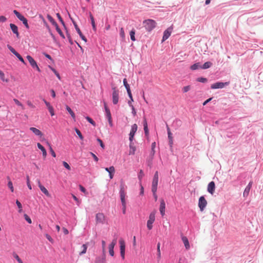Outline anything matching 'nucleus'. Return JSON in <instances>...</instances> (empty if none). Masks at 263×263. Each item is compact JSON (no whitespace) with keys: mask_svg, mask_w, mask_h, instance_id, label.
Returning <instances> with one entry per match:
<instances>
[{"mask_svg":"<svg viewBox=\"0 0 263 263\" xmlns=\"http://www.w3.org/2000/svg\"><path fill=\"white\" fill-rule=\"evenodd\" d=\"M13 101L17 105H18V106H20L22 109H24V106L18 100H17L16 99H13Z\"/></svg>","mask_w":263,"mask_h":263,"instance_id":"nucleus-36","label":"nucleus"},{"mask_svg":"<svg viewBox=\"0 0 263 263\" xmlns=\"http://www.w3.org/2000/svg\"><path fill=\"white\" fill-rule=\"evenodd\" d=\"M63 164L64 166L68 170H70L71 168L69 165L65 161L63 162Z\"/></svg>","mask_w":263,"mask_h":263,"instance_id":"nucleus-54","label":"nucleus"},{"mask_svg":"<svg viewBox=\"0 0 263 263\" xmlns=\"http://www.w3.org/2000/svg\"><path fill=\"white\" fill-rule=\"evenodd\" d=\"M75 131L77 135H78L79 137L81 139H83V136H82L81 132L77 128H75Z\"/></svg>","mask_w":263,"mask_h":263,"instance_id":"nucleus-45","label":"nucleus"},{"mask_svg":"<svg viewBox=\"0 0 263 263\" xmlns=\"http://www.w3.org/2000/svg\"><path fill=\"white\" fill-rule=\"evenodd\" d=\"M49 68L54 72V73L55 74V76L57 77V78L61 80V77L60 76V74L58 73V72L53 67H52L50 66H49Z\"/></svg>","mask_w":263,"mask_h":263,"instance_id":"nucleus-39","label":"nucleus"},{"mask_svg":"<svg viewBox=\"0 0 263 263\" xmlns=\"http://www.w3.org/2000/svg\"><path fill=\"white\" fill-rule=\"evenodd\" d=\"M109 171L108 172V173H109L110 179H111L113 178L114 175L115 173V168L114 166H111L109 167Z\"/></svg>","mask_w":263,"mask_h":263,"instance_id":"nucleus-24","label":"nucleus"},{"mask_svg":"<svg viewBox=\"0 0 263 263\" xmlns=\"http://www.w3.org/2000/svg\"><path fill=\"white\" fill-rule=\"evenodd\" d=\"M104 108H105V110L106 118L108 120V121L110 126L112 127L113 126V123H112V118H111V115L110 110L108 108V107L106 105V103L105 102L104 103Z\"/></svg>","mask_w":263,"mask_h":263,"instance_id":"nucleus-5","label":"nucleus"},{"mask_svg":"<svg viewBox=\"0 0 263 263\" xmlns=\"http://www.w3.org/2000/svg\"><path fill=\"white\" fill-rule=\"evenodd\" d=\"M166 127H167V134H168V138L169 139V142L171 144H172L173 143V137L172 136V133L171 132L170 128L167 125H166Z\"/></svg>","mask_w":263,"mask_h":263,"instance_id":"nucleus-26","label":"nucleus"},{"mask_svg":"<svg viewBox=\"0 0 263 263\" xmlns=\"http://www.w3.org/2000/svg\"><path fill=\"white\" fill-rule=\"evenodd\" d=\"M215 189V184L214 181L210 182L208 185V191L212 195L213 194Z\"/></svg>","mask_w":263,"mask_h":263,"instance_id":"nucleus-15","label":"nucleus"},{"mask_svg":"<svg viewBox=\"0 0 263 263\" xmlns=\"http://www.w3.org/2000/svg\"><path fill=\"white\" fill-rule=\"evenodd\" d=\"M96 220L97 223H104L105 222V216L102 213H98L96 215Z\"/></svg>","mask_w":263,"mask_h":263,"instance_id":"nucleus-12","label":"nucleus"},{"mask_svg":"<svg viewBox=\"0 0 263 263\" xmlns=\"http://www.w3.org/2000/svg\"><path fill=\"white\" fill-rule=\"evenodd\" d=\"M7 47L8 48V49L11 51V52L13 53L14 55H15V54H16L17 53V52H16L15 49L12 47L10 45H7Z\"/></svg>","mask_w":263,"mask_h":263,"instance_id":"nucleus-46","label":"nucleus"},{"mask_svg":"<svg viewBox=\"0 0 263 263\" xmlns=\"http://www.w3.org/2000/svg\"><path fill=\"white\" fill-rule=\"evenodd\" d=\"M86 119L93 126H95L96 125V123L95 122V121L91 119L90 118V117H86Z\"/></svg>","mask_w":263,"mask_h":263,"instance_id":"nucleus-49","label":"nucleus"},{"mask_svg":"<svg viewBox=\"0 0 263 263\" xmlns=\"http://www.w3.org/2000/svg\"><path fill=\"white\" fill-rule=\"evenodd\" d=\"M130 39L133 41H135L136 40L135 34V31L133 29L130 31Z\"/></svg>","mask_w":263,"mask_h":263,"instance_id":"nucleus-40","label":"nucleus"},{"mask_svg":"<svg viewBox=\"0 0 263 263\" xmlns=\"http://www.w3.org/2000/svg\"><path fill=\"white\" fill-rule=\"evenodd\" d=\"M155 212H152L149 215L148 220L147 221V227L149 230L153 228V223L155 220Z\"/></svg>","mask_w":263,"mask_h":263,"instance_id":"nucleus-3","label":"nucleus"},{"mask_svg":"<svg viewBox=\"0 0 263 263\" xmlns=\"http://www.w3.org/2000/svg\"><path fill=\"white\" fill-rule=\"evenodd\" d=\"M229 84H230L229 82H227L225 83L218 82H217V83L212 84L211 86V89H213L222 88L224 87H225L226 86H228V85H229Z\"/></svg>","mask_w":263,"mask_h":263,"instance_id":"nucleus-7","label":"nucleus"},{"mask_svg":"<svg viewBox=\"0 0 263 263\" xmlns=\"http://www.w3.org/2000/svg\"><path fill=\"white\" fill-rule=\"evenodd\" d=\"M190 68L192 70H195L198 69L199 68H201V66H200L199 63H197L192 65Z\"/></svg>","mask_w":263,"mask_h":263,"instance_id":"nucleus-32","label":"nucleus"},{"mask_svg":"<svg viewBox=\"0 0 263 263\" xmlns=\"http://www.w3.org/2000/svg\"><path fill=\"white\" fill-rule=\"evenodd\" d=\"M13 256L19 263H23L22 260L19 257V256L16 254H14Z\"/></svg>","mask_w":263,"mask_h":263,"instance_id":"nucleus-55","label":"nucleus"},{"mask_svg":"<svg viewBox=\"0 0 263 263\" xmlns=\"http://www.w3.org/2000/svg\"><path fill=\"white\" fill-rule=\"evenodd\" d=\"M121 256L123 259L125 258V243L123 239L119 240Z\"/></svg>","mask_w":263,"mask_h":263,"instance_id":"nucleus-9","label":"nucleus"},{"mask_svg":"<svg viewBox=\"0 0 263 263\" xmlns=\"http://www.w3.org/2000/svg\"><path fill=\"white\" fill-rule=\"evenodd\" d=\"M212 65V63L211 62H206L201 66V68L204 69H208Z\"/></svg>","mask_w":263,"mask_h":263,"instance_id":"nucleus-33","label":"nucleus"},{"mask_svg":"<svg viewBox=\"0 0 263 263\" xmlns=\"http://www.w3.org/2000/svg\"><path fill=\"white\" fill-rule=\"evenodd\" d=\"M197 80V81L202 83H205L207 82V79L204 78H198Z\"/></svg>","mask_w":263,"mask_h":263,"instance_id":"nucleus-51","label":"nucleus"},{"mask_svg":"<svg viewBox=\"0 0 263 263\" xmlns=\"http://www.w3.org/2000/svg\"><path fill=\"white\" fill-rule=\"evenodd\" d=\"M82 250L81 252L79 253L80 255H82L85 254L86 252V250L87 249V246L86 244H84L82 246Z\"/></svg>","mask_w":263,"mask_h":263,"instance_id":"nucleus-34","label":"nucleus"},{"mask_svg":"<svg viewBox=\"0 0 263 263\" xmlns=\"http://www.w3.org/2000/svg\"><path fill=\"white\" fill-rule=\"evenodd\" d=\"M157 190H152V192H153V196H154V197L155 198V201H157V198H158L157 194H156Z\"/></svg>","mask_w":263,"mask_h":263,"instance_id":"nucleus-53","label":"nucleus"},{"mask_svg":"<svg viewBox=\"0 0 263 263\" xmlns=\"http://www.w3.org/2000/svg\"><path fill=\"white\" fill-rule=\"evenodd\" d=\"M37 146L42 151L44 158H45L47 156V152L45 148L40 143H37Z\"/></svg>","mask_w":263,"mask_h":263,"instance_id":"nucleus-19","label":"nucleus"},{"mask_svg":"<svg viewBox=\"0 0 263 263\" xmlns=\"http://www.w3.org/2000/svg\"><path fill=\"white\" fill-rule=\"evenodd\" d=\"M105 261V258H100V257H98L96 258V262L95 263H103Z\"/></svg>","mask_w":263,"mask_h":263,"instance_id":"nucleus-50","label":"nucleus"},{"mask_svg":"<svg viewBox=\"0 0 263 263\" xmlns=\"http://www.w3.org/2000/svg\"><path fill=\"white\" fill-rule=\"evenodd\" d=\"M24 218H25V220L29 223H31V222H32L31 219H30V218L27 214H25L24 215Z\"/></svg>","mask_w":263,"mask_h":263,"instance_id":"nucleus-52","label":"nucleus"},{"mask_svg":"<svg viewBox=\"0 0 263 263\" xmlns=\"http://www.w3.org/2000/svg\"><path fill=\"white\" fill-rule=\"evenodd\" d=\"M16 204L19 209L18 212L21 213L22 212V205L21 203L18 200H17L16 201Z\"/></svg>","mask_w":263,"mask_h":263,"instance_id":"nucleus-43","label":"nucleus"},{"mask_svg":"<svg viewBox=\"0 0 263 263\" xmlns=\"http://www.w3.org/2000/svg\"><path fill=\"white\" fill-rule=\"evenodd\" d=\"M27 104L31 108H35V105H34L33 104V103L29 100H28L27 101Z\"/></svg>","mask_w":263,"mask_h":263,"instance_id":"nucleus-57","label":"nucleus"},{"mask_svg":"<svg viewBox=\"0 0 263 263\" xmlns=\"http://www.w3.org/2000/svg\"><path fill=\"white\" fill-rule=\"evenodd\" d=\"M72 197H73V199L77 202V204L79 205L80 204V203H81V201L74 195H72Z\"/></svg>","mask_w":263,"mask_h":263,"instance_id":"nucleus-63","label":"nucleus"},{"mask_svg":"<svg viewBox=\"0 0 263 263\" xmlns=\"http://www.w3.org/2000/svg\"><path fill=\"white\" fill-rule=\"evenodd\" d=\"M116 239H113L108 246L109 253L111 256H113L114 255V248L116 246Z\"/></svg>","mask_w":263,"mask_h":263,"instance_id":"nucleus-14","label":"nucleus"},{"mask_svg":"<svg viewBox=\"0 0 263 263\" xmlns=\"http://www.w3.org/2000/svg\"><path fill=\"white\" fill-rule=\"evenodd\" d=\"M10 27L12 31L16 35L17 38H20V34L18 31L17 27L13 24H10Z\"/></svg>","mask_w":263,"mask_h":263,"instance_id":"nucleus-16","label":"nucleus"},{"mask_svg":"<svg viewBox=\"0 0 263 263\" xmlns=\"http://www.w3.org/2000/svg\"><path fill=\"white\" fill-rule=\"evenodd\" d=\"M160 243L159 242L157 244V257L158 259L159 260L161 258V252H160Z\"/></svg>","mask_w":263,"mask_h":263,"instance_id":"nucleus-38","label":"nucleus"},{"mask_svg":"<svg viewBox=\"0 0 263 263\" xmlns=\"http://www.w3.org/2000/svg\"><path fill=\"white\" fill-rule=\"evenodd\" d=\"M45 236H46V237L47 238V239L49 241H50V242H52V243L53 242V239L51 238V237L49 235H48V234H46L45 235Z\"/></svg>","mask_w":263,"mask_h":263,"instance_id":"nucleus-62","label":"nucleus"},{"mask_svg":"<svg viewBox=\"0 0 263 263\" xmlns=\"http://www.w3.org/2000/svg\"><path fill=\"white\" fill-rule=\"evenodd\" d=\"M7 20V18L3 15L0 16V22H5Z\"/></svg>","mask_w":263,"mask_h":263,"instance_id":"nucleus-64","label":"nucleus"},{"mask_svg":"<svg viewBox=\"0 0 263 263\" xmlns=\"http://www.w3.org/2000/svg\"><path fill=\"white\" fill-rule=\"evenodd\" d=\"M182 240L184 243L185 248L187 250L189 249L190 244H189V240H188V239L187 238V237L185 236H182Z\"/></svg>","mask_w":263,"mask_h":263,"instance_id":"nucleus-23","label":"nucleus"},{"mask_svg":"<svg viewBox=\"0 0 263 263\" xmlns=\"http://www.w3.org/2000/svg\"><path fill=\"white\" fill-rule=\"evenodd\" d=\"M30 130L32 132V133H34V135L36 136H38L40 137H42L43 136L42 133L38 129L35 128V127H30Z\"/></svg>","mask_w":263,"mask_h":263,"instance_id":"nucleus-20","label":"nucleus"},{"mask_svg":"<svg viewBox=\"0 0 263 263\" xmlns=\"http://www.w3.org/2000/svg\"><path fill=\"white\" fill-rule=\"evenodd\" d=\"M7 179L8 180V186L10 189L11 191L12 192H14V188H13L12 182L10 180V179L9 177H7Z\"/></svg>","mask_w":263,"mask_h":263,"instance_id":"nucleus-31","label":"nucleus"},{"mask_svg":"<svg viewBox=\"0 0 263 263\" xmlns=\"http://www.w3.org/2000/svg\"><path fill=\"white\" fill-rule=\"evenodd\" d=\"M112 89L113 90L112 93V103L114 104H117L119 99V91L115 86L112 87Z\"/></svg>","mask_w":263,"mask_h":263,"instance_id":"nucleus-2","label":"nucleus"},{"mask_svg":"<svg viewBox=\"0 0 263 263\" xmlns=\"http://www.w3.org/2000/svg\"><path fill=\"white\" fill-rule=\"evenodd\" d=\"M156 147V142H153L152 144V152H151V155L152 156H154L155 153V148Z\"/></svg>","mask_w":263,"mask_h":263,"instance_id":"nucleus-44","label":"nucleus"},{"mask_svg":"<svg viewBox=\"0 0 263 263\" xmlns=\"http://www.w3.org/2000/svg\"><path fill=\"white\" fill-rule=\"evenodd\" d=\"M13 13L15 14L17 17L23 22V24L25 26L26 28L29 29V26L28 24L27 20L16 10L13 11Z\"/></svg>","mask_w":263,"mask_h":263,"instance_id":"nucleus-4","label":"nucleus"},{"mask_svg":"<svg viewBox=\"0 0 263 263\" xmlns=\"http://www.w3.org/2000/svg\"><path fill=\"white\" fill-rule=\"evenodd\" d=\"M138 129V126L136 124H134L132 125V128L129 133V135H135L136 132H137Z\"/></svg>","mask_w":263,"mask_h":263,"instance_id":"nucleus-27","label":"nucleus"},{"mask_svg":"<svg viewBox=\"0 0 263 263\" xmlns=\"http://www.w3.org/2000/svg\"><path fill=\"white\" fill-rule=\"evenodd\" d=\"M37 182H38L39 187H40L41 191L44 194H45V195H46L47 196L50 197V195L49 192L43 185H42L41 184L40 181L39 180L37 181Z\"/></svg>","mask_w":263,"mask_h":263,"instance_id":"nucleus-17","label":"nucleus"},{"mask_svg":"<svg viewBox=\"0 0 263 263\" xmlns=\"http://www.w3.org/2000/svg\"><path fill=\"white\" fill-rule=\"evenodd\" d=\"M143 25L146 31L150 32L156 27V22L153 20L148 19L143 21Z\"/></svg>","mask_w":263,"mask_h":263,"instance_id":"nucleus-1","label":"nucleus"},{"mask_svg":"<svg viewBox=\"0 0 263 263\" xmlns=\"http://www.w3.org/2000/svg\"><path fill=\"white\" fill-rule=\"evenodd\" d=\"M48 20L53 25H54L55 26H57V25H58L57 23L55 22V21H54V20L53 18V17L50 15H47V16Z\"/></svg>","mask_w":263,"mask_h":263,"instance_id":"nucleus-35","label":"nucleus"},{"mask_svg":"<svg viewBox=\"0 0 263 263\" xmlns=\"http://www.w3.org/2000/svg\"><path fill=\"white\" fill-rule=\"evenodd\" d=\"M120 35L122 37L124 38L125 37V33L123 28H121L120 30Z\"/></svg>","mask_w":263,"mask_h":263,"instance_id":"nucleus-58","label":"nucleus"},{"mask_svg":"<svg viewBox=\"0 0 263 263\" xmlns=\"http://www.w3.org/2000/svg\"><path fill=\"white\" fill-rule=\"evenodd\" d=\"M89 16H90V18L91 20V25L92 26L93 30L94 31H96V24H95V19L91 13H90V14H89Z\"/></svg>","mask_w":263,"mask_h":263,"instance_id":"nucleus-28","label":"nucleus"},{"mask_svg":"<svg viewBox=\"0 0 263 263\" xmlns=\"http://www.w3.org/2000/svg\"><path fill=\"white\" fill-rule=\"evenodd\" d=\"M136 146L133 142H130L129 155H134L136 151Z\"/></svg>","mask_w":263,"mask_h":263,"instance_id":"nucleus-22","label":"nucleus"},{"mask_svg":"<svg viewBox=\"0 0 263 263\" xmlns=\"http://www.w3.org/2000/svg\"><path fill=\"white\" fill-rule=\"evenodd\" d=\"M252 184V182H250L248 185L246 187L244 192H243V196H247L249 195V193L250 192V191L251 190V186Z\"/></svg>","mask_w":263,"mask_h":263,"instance_id":"nucleus-21","label":"nucleus"},{"mask_svg":"<svg viewBox=\"0 0 263 263\" xmlns=\"http://www.w3.org/2000/svg\"><path fill=\"white\" fill-rule=\"evenodd\" d=\"M191 88V87L190 85L184 86L182 88V91L183 92H186L189 91Z\"/></svg>","mask_w":263,"mask_h":263,"instance_id":"nucleus-47","label":"nucleus"},{"mask_svg":"<svg viewBox=\"0 0 263 263\" xmlns=\"http://www.w3.org/2000/svg\"><path fill=\"white\" fill-rule=\"evenodd\" d=\"M173 29V27L171 26L164 31V32L163 33L162 41V42L165 41L170 36V35L172 33Z\"/></svg>","mask_w":263,"mask_h":263,"instance_id":"nucleus-13","label":"nucleus"},{"mask_svg":"<svg viewBox=\"0 0 263 263\" xmlns=\"http://www.w3.org/2000/svg\"><path fill=\"white\" fill-rule=\"evenodd\" d=\"M123 84H124V86H125L126 90L130 89V86H129V84L127 83L126 79H125V78L124 79V80H123Z\"/></svg>","mask_w":263,"mask_h":263,"instance_id":"nucleus-42","label":"nucleus"},{"mask_svg":"<svg viewBox=\"0 0 263 263\" xmlns=\"http://www.w3.org/2000/svg\"><path fill=\"white\" fill-rule=\"evenodd\" d=\"M48 110L50 112L51 116H53L54 115V109H53V108L52 106H51V107H49V108H48Z\"/></svg>","mask_w":263,"mask_h":263,"instance_id":"nucleus-60","label":"nucleus"},{"mask_svg":"<svg viewBox=\"0 0 263 263\" xmlns=\"http://www.w3.org/2000/svg\"><path fill=\"white\" fill-rule=\"evenodd\" d=\"M165 203L163 199H161L160 205V212L162 216L165 214Z\"/></svg>","mask_w":263,"mask_h":263,"instance_id":"nucleus-18","label":"nucleus"},{"mask_svg":"<svg viewBox=\"0 0 263 263\" xmlns=\"http://www.w3.org/2000/svg\"><path fill=\"white\" fill-rule=\"evenodd\" d=\"M15 55L18 59V60L20 61H21L24 64H25L24 60L23 59V58L22 57V56L18 52L16 54H15Z\"/></svg>","mask_w":263,"mask_h":263,"instance_id":"nucleus-48","label":"nucleus"},{"mask_svg":"<svg viewBox=\"0 0 263 263\" xmlns=\"http://www.w3.org/2000/svg\"><path fill=\"white\" fill-rule=\"evenodd\" d=\"M120 196L122 204H124L125 203H126V201H125L126 192L124 190V184H121V185H120Z\"/></svg>","mask_w":263,"mask_h":263,"instance_id":"nucleus-10","label":"nucleus"},{"mask_svg":"<svg viewBox=\"0 0 263 263\" xmlns=\"http://www.w3.org/2000/svg\"><path fill=\"white\" fill-rule=\"evenodd\" d=\"M143 176H144L143 172L142 170H141L140 171V172H139V175H138V178H139V180H141Z\"/></svg>","mask_w":263,"mask_h":263,"instance_id":"nucleus-56","label":"nucleus"},{"mask_svg":"<svg viewBox=\"0 0 263 263\" xmlns=\"http://www.w3.org/2000/svg\"><path fill=\"white\" fill-rule=\"evenodd\" d=\"M97 141H98V142L100 143V145L101 147L103 149H104V147H105V145H104V144H103V141H102L100 139H99V138H98V139H97Z\"/></svg>","mask_w":263,"mask_h":263,"instance_id":"nucleus-59","label":"nucleus"},{"mask_svg":"<svg viewBox=\"0 0 263 263\" xmlns=\"http://www.w3.org/2000/svg\"><path fill=\"white\" fill-rule=\"evenodd\" d=\"M66 109L67 111L69 113V114L71 115V117L73 120H75L76 119V116L73 111L71 110V109L68 106L66 105Z\"/></svg>","mask_w":263,"mask_h":263,"instance_id":"nucleus-25","label":"nucleus"},{"mask_svg":"<svg viewBox=\"0 0 263 263\" xmlns=\"http://www.w3.org/2000/svg\"><path fill=\"white\" fill-rule=\"evenodd\" d=\"M143 126H144V130L145 134L146 135H147L148 134V127H147V121L145 118H144Z\"/></svg>","mask_w":263,"mask_h":263,"instance_id":"nucleus-29","label":"nucleus"},{"mask_svg":"<svg viewBox=\"0 0 263 263\" xmlns=\"http://www.w3.org/2000/svg\"><path fill=\"white\" fill-rule=\"evenodd\" d=\"M207 204V201L206 200L204 196H201L199 198L198 201V206L200 209V211L202 212L204 211Z\"/></svg>","mask_w":263,"mask_h":263,"instance_id":"nucleus-6","label":"nucleus"},{"mask_svg":"<svg viewBox=\"0 0 263 263\" xmlns=\"http://www.w3.org/2000/svg\"><path fill=\"white\" fill-rule=\"evenodd\" d=\"M101 242H102V246L103 252V253H104L105 251V245H106V243H105V241L104 240H102Z\"/></svg>","mask_w":263,"mask_h":263,"instance_id":"nucleus-61","label":"nucleus"},{"mask_svg":"<svg viewBox=\"0 0 263 263\" xmlns=\"http://www.w3.org/2000/svg\"><path fill=\"white\" fill-rule=\"evenodd\" d=\"M47 143V145L49 147V151H50V152L51 154V155L53 157H56V154H55V153L54 152L53 149H52V147H51V145L50 144V143H49L48 142H46Z\"/></svg>","mask_w":263,"mask_h":263,"instance_id":"nucleus-30","label":"nucleus"},{"mask_svg":"<svg viewBox=\"0 0 263 263\" xmlns=\"http://www.w3.org/2000/svg\"><path fill=\"white\" fill-rule=\"evenodd\" d=\"M0 79L3 82H8V80L7 79H5V74L1 70H0Z\"/></svg>","mask_w":263,"mask_h":263,"instance_id":"nucleus-37","label":"nucleus"},{"mask_svg":"<svg viewBox=\"0 0 263 263\" xmlns=\"http://www.w3.org/2000/svg\"><path fill=\"white\" fill-rule=\"evenodd\" d=\"M27 59L29 61L30 65L32 68H35L39 72L41 71L40 68L39 67L35 61L32 58V57L29 55L26 57Z\"/></svg>","mask_w":263,"mask_h":263,"instance_id":"nucleus-8","label":"nucleus"},{"mask_svg":"<svg viewBox=\"0 0 263 263\" xmlns=\"http://www.w3.org/2000/svg\"><path fill=\"white\" fill-rule=\"evenodd\" d=\"M56 27V30L57 31H58V32L59 33V34L60 35V36L63 38V39H65V36H64V34L63 33L62 31H61V30L60 29V28L59 27L58 25H57V26H55Z\"/></svg>","mask_w":263,"mask_h":263,"instance_id":"nucleus-41","label":"nucleus"},{"mask_svg":"<svg viewBox=\"0 0 263 263\" xmlns=\"http://www.w3.org/2000/svg\"><path fill=\"white\" fill-rule=\"evenodd\" d=\"M158 179H159L158 172L157 171H156L154 174L153 179L152 185V190H157Z\"/></svg>","mask_w":263,"mask_h":263,"instance_id":"nucleus-11","label":"nucleus"}]
</instances>
